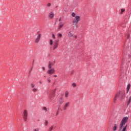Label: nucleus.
<instances>
[{"mask_svg":"<svg viewBox=\"0 0 131 131\" xmlns=\"http://www.w3.org/2000/svg\"><path fill=\"white\" fill-rule=\"evenodd\" d=\"M68 36L70 38H71V37H73L74 35L72 34V33H71V31H70L69 32Z\"/></svg>","mask_w":131,"mask_h":131,"instance_id":"16","label":"nucleus"},{"mask_svg":"<svg viewBox=\"0 0 131 131\" xmlns=\"http://www.w3.org/2000/svg\"><path fill=\"white\" fill-rule=\"evenodd\" d=\"M42 110H43L45 112H48V109L47 108V107L46 106H44L42 108Z\"/></svg>","mask_w":131,"mask_h":131,"instance_id":"22","label":"nucleus"},{"mask_svg":"<svg viewBox=\"0 0 131 131\" xmlns=\"http://www.w3.org/2000/svg\"><path fill=\"white\" fill-rule=\"evenodd\" d=\"M39 82H40V83H41V81H40Z\"/></svg>","mask_w":131,"mask_h":131,"instance_id":"47","label":"nucleus"},{"mask_svg":"<svg viewBox=\"0 0 131 131\" xmlns=\"http://www.w3.org/2000/svg\"><path fill=\"white\" fill-rule=\"evenodd\" d=\"M131 45V43H129L128 44V46L126 47V49H125V48H124L123 49V53H125V50H128V49H131V47H129V46H130Z\"/></svg>","mask_w":131,"mask_h":131,"instance_id":"11","label":"nucleus"},{"mask_svg":"<svg viewBox=\"0 0 131 131\" xmlns=\"http://www.w3.org/2000/svg\"><path fill=\"white\" fill-rule=\"evenodd\" d=\"M63 26H64V23L63 22H60L59 24L58 29H61Z\"/></svg>","mask_w":131,"mask_h":131,"instance_id":"13","label":"nucleus"},{"mask_svg":"<svg viewBox=\"0 0 131 131\" xmlns=\"http://www.w3.org/2000/svg\"><path fill=\"white\" fill-rule=\"evenodd\" d=\"M51 6H52V4H51V3H48L47 4V7H51Z\"/></svg>","mask_w":131,"mask_h":131,"instance_id":"34","label":"nucleus"},{"mask_svg":"<svg viewBox=\"0 0 131 131\" xmlns=\"http://www.w3.org/2000/svg\"><path fill=\"white\" fill-rule=\"evenodd\" d=\"M68 95H69V93H68V91H66V93H65L66 98H67V97H68Z\"/></svg>","mask_w":131,"mask_h":131,"instance_id":"25","label":"nucleus"},{"mask_svg":"<svg viewBox=\"0 0 131 131\" xmlns=\"http://www.w3.org/2000/svg\"><path fill=\"white\" fill-rule=\"evenodd\" d=\"M44 124L45 126H48V125L49 124V121H48V120H45L44 122Z\"/></svg>","mask_w":131,"mask_h":131,"instance_id":"19","label":"nucleus"},{"mask_svg":"<svg viewBox=\"0 0 131 131\" xmlns=\"http://www.w3.org/2000/svg\"><path fill=\"white\" fill-rule=\"evenodd\" d=\"M48 82L49 83H50V82H51V79H50L49 78L48 79Z\"/></svg>","mask_w":131,"mask_h":131,"instance_id":"37","label":"nucleus"},{"mask_svg":"<svg viewBox=\"0 0 131 131\" xmlns=\"http://www.w3.org/2000/svg\"><path fill=\"white\" fill-rule=\"evenodd\" d=\"M55 8L57 9V8H58V6H56Z\"/></svg>","mask_w":131,"mask_h":131,"instance_id":"45","label":"nucleus"},{"mask_svg":"<svg viewBox=\"0 0 131 131\" xmlns=\"http://www.w3.org/2000/svg\"><path fill=\"white\" fill-rule=\"evenodd\" d=\"M56 91H57V89H55L51 92L50 99H52V98H54V97H55V95H56Z\"/></svg>","mask_w":131,"mask_h":131,"instance_id":"8","label":"nucleus"},{"mask_svg":"<svg viewBox=\"0 0 131 131\" xmlns=\"http://www.w3.org/2000/svg\"><path fill=\"white\" fill-rule=\"evenodd\" d=\"M32 91L33 92H37V89L34 88Z\"/></svg>","mask_w":131,"mask_h":131,"instance_id":"31","label":"nucleus"},{"mask_svg":"<svg viewBox=\"0 0 131 131\" xmlns=\"http://www.w3.org/2000/svg\"><path fill=\"white\" fill-rule=\"evenodd\" d=\"M34 131H39V128H36L34 129Z\"/></svg>","mask_w":131,"mask_h":131,"instance_id":"33","label":"nucleus"},{"mask_svg":"<svg viewBox=\"0 0 131 131\" xmlns=\"http://www.w3.org/2000/svg\"><path fill=\"white\" fill-rule=\"evenodd\" d=\"M130 102H131V96H129V99L127 102V106L130 107Z\"/></svg>","mask_w":131,"mask_h":131,"instance_id":"14","label":"nucleus"},{"mask_svg":"<svg viewBox=\"0 0 131 131\" xmlns=\"http://www.w3.org/2000/svg\"><path fill=\"white\" fill-rule=\"evenodd\" d=\"M52 38H53V39H55L56 38V37L55 36L54 34H52Z\"/></svg>","mask_w":131,"mask_h":131,"instance_id":"32","label":"nucleus"},{"mask_svg":"<svg viewBox=\"0 0 131 131\" xmlns=\"http://www.w3.org/2000/svg\"><path fill=\"white\" fill-rule=\"evenodd\" d=\"M127 120H128V117H125L122 119L121 123L120 124L119 131H120L121 129H122L123 125H125V123L127 122Z\"/></svg>","mask_w":131,"mask_h":131,"instance_id":"3","label":"nucleus"},{"mask_svg":"<svg viewBox=\"0 0 131 131\" xmlns=\"http://www.w3.org/2000/svg\"><path fill=\"white\" fill-rule=\"evenodd\" d=\"M128 62H129V60H128Z\"/></svg>","mask_w":131,"mask_h":131,"instance_id":"48","label":"nucleus"},{"mask_svg":"<svg viewBox=\"0 0 131 131\" xmlns=\"http://www.w3.org/2000/svg\"><path fill=\"white\" fill-rule=\"evenodd\" d=\"M130 57H131V55L128 54V58H130Z\"/></svg>","mask_w":131,"mask_h":131,"instance_id":"38","label":"nucleus"},{"mask_svg":"<svg viewBox=\"0 0 131 131\" xmlns=\"http://www.w3.org/2000/svg\"><path fill=\"white\" fill-rule=\"evenodd\" d=\"M125 12V9H121V12H120V14L122 15L123 14V12Z\"/></svg>","mask_w":131,"mask_h":131,"instance_id":"18","label":"nucleus"},{"mask_svg":"<svg viewBox=\"0 0 131 131\" xmlns=\"http://www.w3.org/2000/svg\"><path fill=\"white\" fill-rule=\"evenodd\" d=\"M31 86L32 88H34V86H35V84H34L33 83H31Z\"/></svg>","mask_w":131,"mask_h":131,"instance_id":"30","label":"nucleus"},{"mask_svg":"<svg viewBox=\"0 0 131 131\" xmlns=\"http://www.w3.org/2000/svg\"><path fill=\"white\" fill-rule=\"evenodd\" d=\"M44 77H46V76H45Z\"/></svg>","mask_w":131,"mask_h":131,"instance_id":"49","label":"nucleus"},{"mask_svg":"<svg viewBox=\"0 0 131 131\" xmlns=\"http://www.w3.org/2000/svg\"><path fill=\"white\" fill-rule=\"evenodd\" d=\"M70 103L69 102H66L63 107V111H66V110H67V107H69V105H70Z\"/></svg>","mask_w":131,"mask_h":131,"instance_id":"10","label":"nucleus"},{"mask_svg":"<svg viewBox=\"0 0 131 131\" xmlns=\"http://www.w3.org/2000/svg\"><path fill=\"white\" fill-rule=\"evenodd\" d=\"M60 111H64L63 110V108H62V110L61 109V106L58 105V111H60Z\"/></svg>","mask_w":131,"mask_h":131,"instance_id":"21","label":"nucleus"},{"mask_svg":"<svg viewBox=\"0 0 131 131\" xmlns=\"http://www.w3.org/2000/svg\"><path fill=\"white\" fill-rule=\"evenodd\" d=\"M56 24H57V23H55L54 25H56Z\"/></svg>","mask_w":131,"mask_h":131,"instance_id":"46","label":"nucleus"},{"mask_svg":"<svg viewBox=\"0 0 131 131\" xmlns=\"http://www.w3.org/2000/svg\"><path fill=\"white\" fill-rule=\"evenodd\" d=\"M61 19H62V18L60 17V18L58 19L59 22H61Z\"/></svg>","mask_w":131,"mask_h":131,"instance_id":"40","label":"nucleus"},{"mask_svg":"<svg viewBox=\"0 0 131 131\" xmlns=\"http://www.w3.org/2000/svg\"><path fill=\"white\" fill-rule=\"evenodd\" d=\"M58 46H59V40H56L53 44V50L55 51L58 48Z\"/></svg>","mask_w":131,"mask_h":131,"instance_id":"5","label":"nucleus"},{"mask_svg":"<svg viewBox=\"0 0 131 131\" xmlns=\"http://www.w3.org/2000/svg\"><path fill=\"white\" fill-rule=\"evenodd\" d=\"M116 129H117V125L116 124H115L114 125V127H113V130L116 131Z\"/></svg>","mask_w":131,"mask_h":131,"instance_id":"17","label":"nucleus"},{"mask_svg":"<svg viewBox=\"0 0 131 131\" xmlns=\"http://www.w3.org/2000/svg\"><path fill=\"white\" fill-rule=\"evenodd\" d=\"M41 37V34H38L37 37L35 39V42L36 43H38L39 40H40V38Z\"/></svg>","mask_w":131,"mask_h":131,"instance_id":"6","label":"nucleus"},{"mask_svg":"<svg viewBox=\"0 0 131 131\" xmlns=\"http://www.w3.org/2000/svg\"><path fill=\"white\" fill-rule=\"evenodd\" d=\"M74 72V71H72V72H71V74H73V73Z\"/></svg>","mask_w":131,"mask_h":131,"instance_id":"41","label":"nucleus"},{"mask_svg":"<svg viewBox=\"0 0 131 131\" xmlns=\"http://www.w3.org/2000/svg\"><path fill=\"white\" fill-rule=\"evenodd\" d=\"M72 85L73 86V88H75L76 86V83H72Z\"/></svg>","mask_w":131,"mask_h":131,"instance_id":"28","label":"nucleus"},{"mask_svg":"<svg viewBox=\"0 0 131 131\" xmlns=\"http://www.w3.org/2000/svg\"><path fill=\"white\" fill-rule=\"evenodd\" d=\"M75 15H76L75 13L74 12H73L72 13V17H75V18L73 20V25H74L73 26L74 28V27H76V28H77V27H78V22L80 21V16H79V15H77L75 16Z\"/></svg>","mask_w":131,"mask_h":131,"instance_id":"1","label":"nucleus"},{"mask_svg":"<svg viewBox=\"0 0 131 131\" xmlns=\"http://www.w3.org/2000/svg\"><path fill=\"white\" fill-rule=\"evenodd\" d=\"M55 69H51L48 70L47 73L49 75H52V74H54V73H55Z\"/></svg>","mask_w":131,"mask_h":131,"instance_id":"7","label":"nucleus"},{"mask_svg":"<svg viewBox=\"0 0 131 131\" xmlns=\"http://www.w3.org/2000/svg\"><path fill=\"white\" fill-rule=\"evenodd\" d=\"M54 77H57V75H54Z\"/></svg>","mask_w":131,"mask_h":131,"instance_id":"44","label":"nucleus"},{"mask_svg":"<svg viewBox=\"0 0 131 131\" xmlns=\"http://www.w3.org/2000/svg\"><path fill=\"white\" fill-rule=\"evenodd\" d=\"M130 89V84H128L126 88V93L129 92V89Z\"/></svg>","mask_w":131,"mask_h":131,"instance_id":"15","label":"nucleus"},{"mask_svg":"<svg viewBox=\"0 0 131 131\" xmlns=\"http://www.w3.org/2000/svg\"><path fill=\"white\" fill-rule=\"evenodd\" d=\"M54 16H55V14H54V12H51L49 15H48V17H49V18L50 19H53V18H54Z\"/></svg>","mask_w":131,"mask_h":131,"instance_id":"12","label":"nucleus"},{"mask_svg":"<svg viewBox=\"0 0 131 131\" xmlns=\"http://www.w3.org/2000/svg\"><path fill=\"white\" fill-rule=\"evenodd\" d=\"M58 37H62V34L58 33L57 35Z\"/></svg>","mask_w":131,"mask_h":131,"instance_id":"27","label":"nucleus"},{"mask_svg":"<svg viewBox=\"0 0 131 131\" xmlns=\"http://www.w3.org/2000/svg\"><path fill=\"white\" fill-rule=\"evenodd\" d=\"M75 38L76 39V38H77V36L75 35Z\"/></svg>","mask_w":131,"mask_h":131,"instance_id":"42","label":"nucleus"},{"mask_svg":"<svg viewBox=\"0 0 131 131\" xmlns=\"http://www.w3.org/2000/svg\"><path fill=\"white\" fill-rule=\"evenodd\" d=\"M59 115V111H57V112L56 113V116H58Z\"/></svg>","mask_w":131,"mask_h":131,"instance_id":"35","label":"nucleus"},{"mask_svg":"<svg viewBox=\"0 0 131 131\" xmlns=\"http://www.w3.org/2000/svg\"><path fill=\"white\" fill-rule=\"evenodd\" d=\"M126 127H127V125H126L123 128L122 131H126Z\"/></svg>","mask_w":131,"mask_h":131,"instance_id":"24","label":"nucleus"},{"mask_svg":"<svg viewBox=\"0 0 131 131\" xmlns=\"http://www.w3.org/2000/svg\"><path fill=\"white\" fill-rule=\"evenodd\" d=\"M54 125H52V126H51V127L49 128V131H52L53 129H54Z\"/></svg>","mask_w":131,"mask_h":131,"instance_id":"20","label":"nucleus"},{"mask_svg":"<svg viewBox=\"0 0 131 131\" xmlns=\"http://www.w3.org/2000/svg\"><path fill=\"white\" fill-rule=\"evenodd\" d=\"M39 31H38V32H37V34H38H38H39Z\"/></svg>","mask_w":131,"mask_h":131,"instance_id":"43","label":"nucleus"},{"mask_svg":"<svg viewBox=\"0 0 131 131\" xmlns=\"http://www.w3.org/2000/svg\"><path fill=\"white\" fill-rule=\"evenodd\" d=\"M24 121H27V117H28V112L27 110H25L24 111V115L23 116Z\"/></svg>","mask_w":131,"mask_h":131,"instance_id":"4","label":"nucleus"},{"mask_svg":"<svg viewBox=\"0 0 131 131\" xmlns=\"http://www.w3.org/2000/svg\"><path fill=\"white\" fill-rule=\"evenodd\" d=\"M130 65H131V63H130Z\"/></svg>","mask_w":131,"mask_h":131,"instance_id":"50","label":"nucleus"},{"mask_svg":"<svg viewBox=\"0 0 131 131\" xmlns=\"http://www.w3.org/2000/svg\"><path fill=\"white\" fill-rule=\"evenodd\" d=\"M123 97H124V92L120 91L117 92L115 96L114 99V103H116V101H117V98L120 100H122V99H123Z\"/></svg>","mask_w":131,"mask_h":131,"instance_id":"2","label":"nucleus"},{"mask_svg":"<svg viewBox=\"0 0 131 131\" xmlns=\"http://www.w3.org/2000/svg\"><path fill=\"white\" fill-rule=\"evenodd\" d=\"M50 46H53V40L50 39Z\"/></svg>","mask_w":131,"mask_h":131,"instance_id":"26","label":"nucleus"},{"mask_svg":"<svg viewBox=\"0 0 131 131\" xmlns=\"http://www.w3.org/2000/svg\"><path fill=\"white\" fill-rule=\"evenodd\" d=\"M42 70L45 71V70H46V68H45L44 67H42Z\"/></svg>","mask_w":131,"mask_h":131,"instance_id":"39","label":"nucleus"},{"mask_svg":"<svg viewBox=\"0 0 131 131\" xmlns=\"http://www.w3.org/2000/svg\"><path fill=\"white\" fill-rule=\"evenodd\" d=\"M48 69H52V64H51V63H49L48 64Z\"/></svg>","mask_w":131,"mask_h":131,"instance_id":"23","label":"nucleus"},{"mask_svg":"<svg viewBox=\"0 0 131 131\" xmlns=\"http://www.w3.org/2000/svg\"><path fill=\"white\" fill-rule=\"evenodd\" d=\"M33 69V67H32L31 70H30L29 73H31V71H32Z\"/></svg>","mask_w":131,"mask_h":131,"instance_id":"36","label":"nucleus"},{"mask_svg":"<svg viewBox=\"0 0 131 131\" xmlns=\"http://www.w3.org/2000/svg\"><path fill=\"white\" fill-rule=\"evenodd\" d=\"M64 103V100H63V97H60L58 102V106H62V104Z\"/></svg>","mask_w":131,"mask_h":131,"instance_id":"9","label":"nucleus"},{"mask_svg":"<svg viewBox=\"0 0 131 131\" xmlns=\"http://www.w3.org/2000/svg\"><path fill=\"white\" fill-rule=\"evenodd\" d=\"M130 37V34H128L127 36V39H129Z\"/></svg>","mask_w":131,"mask_h":131,"instance_id":"29","label":"nucleus"}]
</instances>
